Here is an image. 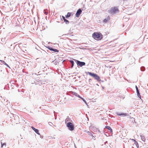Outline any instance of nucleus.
Wrapping results in <instances>:
<instances>
[{"label": "nucleus", "instance_id": "dca6fc26", "mask_svg": "<svg viewBox=\"0 0 148 148\" xmlns=\"http://www.w3.org/2000/svg\"><path fill=\"white\" fill-rule=\"evenodd\" d=\"M137 95H138V97L140 98L141 96L140 94V93H139V92H137Z\"/></svg>", "mask_w": 148, "mask_h": 148}, {"label": "nucleus", "instance_id": "423d86ee", "mask_svg": "<svg viewBox=\"0 0 148 148\" xmlns=\"http://www.w3.org/2000/svg\"><path fill=\"white\" fill-rule=\"evenodd\" d=\"M82 12V10L81 9H79L77 11L76 13L75 14V16L76 17H78L81 14Z\"/></svg>", "mask_w": 148, "mask_h": 148}, {"label": "nucleus", "instance_id": "f257e3e1", "mask_svg": "<svg viewBox=\"0 0 148 148\" xmlns=\"http://www.w3.org/2000/svg\"><path fill=\"white\" fill-rule=\"evenodd\" d=\"M92 36L93 38L97 40H101L102 38V35L100 33L95 32L92 34Z\"/></svg>", "mask_w": 148, "mask_h": 148}, {"label": "nucleus", "instance_id": "7ed1b4c3", "mask_svg": "<svg viewBox=\"0 0 148 148\" xmlns=\"http://www.w3.org/2000/svg\"><path fill=\"white\" fill-rule=\"evenodd\" d=\"M88 73L89 75L94 78L95 79H97V81H99L100 80V77L97 75L89 72H88Z\"/></svg>", "mask_w": 148, "mask_h": 148}, {"label": "nucleus", "instance_id": "4be33fe9", "mask_svg": "<svg viewBox=\"0 0 148 148\" xmlns=\"http://www.w3.org/2000/svg\"><path fill=\"white\" fill-rule=\"evenodd\" d=\"M124 115V114H119V115Z\"/></svg>", "mask_w": 148, "mask_h": 148}, {"label": "nucleus", "instance_id": "f8f14e48", "mask_svg": "<svg viewBox=\"0 0 148 148\" xmlns=\"http://www.w3.org/2000/svg\"><path fill=\"white\" fill-rule=\"evenodd\" d=\"M140 136H141V140L145 142V140H146L145 136L143 135H141Z\"/></svg>", "mask_w": 148, "mask_h": 148}, {"label": "nucleus", "instance_id": "6e6552de", "mask_svg": "<svg viewBox=\"0 0 148 148\" xmlns=\"http://www.w3.org/2000/svg\"><path fill=\"white\" fill-rule=\"evenodd\" d=\"M110 19V17L109 16H108L106 18L104 19L103 21L104 23H106Z\"/></svg>", "mask_w": 148, "mask_h": 148}, {"label": "nucleus", "instance_id": "5701e85b", "mask_svg": "<svg viewBox=\"0 0 148 148\" xmlns=\"http://www.w3.org/2000/svg\"><path fill=\"white\" fill-rule=\"evenodd\" d=\"M3 122H5V120H4Z\"/></svg>", "mask_w": 148, "mask_h": 148}, {"label": "nucleus", "instance_id": "2eb2a0df", "mask_svg": "<svg viewBox=\"0 0 148 148\" xmlns=\"http://www.w3.org/2000/svg\"><path fill=\"white\" fill-rule=\"evenodd\" d=\"M70 62L72 64L71 67L72 68L74 65V62L73 60H71Z\"/></svg>", "mask_w": 148, "mask_h": 148}, {"label": "nucleus", "instance_id": "9b49d317", "mask_svg": "<svg viewBox=\"0 0 148 148\" xmlns=\"http://www.w3.org/2000/svg\"><path fill=\"white\" fill-rule=\"evenodd\" d=\"M62 18L63 19L64 22H65L66 24H68L69 23V21L66 19L64 16H62Z\"/></svg>", "mask_w": 148, "mask_h": 148}, {"label": "nucleus", "instance_id": "1a4fd4ad", "mask_svg": "<svg viewBox=\"0 0 148 148\" xmlns=\"http://www.w3.org/2000/svg\"><path fill=\"white\" fill-rule=\"evenodd\" d=\"M138 148H145L144 145L142 144V143L140 142L138 144Z\"/></svg>", "mask_w": 148, "mask_h": 148}, {"label": "nucleus", "instance_id": "0eeeda50", "mask_svg": "<svg viewBox=\"0 0 148 148\" xmlns=\"http://www.w3.org/2000/svg\"><path fill=\"white\" fill-rule=\"evenodd\" d=\"M31 128L35 132L38 134V135H40V134L39 133V131L38 130L35 128L33 126L31 127Z\"/></svg>", "mask_w": 148, "mask_h": 148}, {"label": "nucleus", "instance_id": "4468645a", "mask_svg": "<svg viewBox=\"0 0 148 148\" xmlns=\"http://www.w3.org/2000/svg\"><path fill=\"white\" fill-rule=\"evenodd\" d=\"M71 13L70 12H68L67 15L66 16V18L69 17L71 15Z\"/></svg>", "mask_w": 148, "mask_h": 148}, {"label": "nucleus", "instance_id": "ddd939ff", "mask_svg": "<svg viewBox=\"0 0 148 148\" xmlns=\"http://www.w3.org/2000/svg\"><path fill=\"white\" fill-rule=\"evenodd\" d=\"M105 128L108 129V130L110 131L111 132H112V130L111 128L109 126H106L105 127Z\"/></svg>", "mask_w": 148, "mask_h": 148}, {"label": "nucleus", "instance_id": "412c9836", "mask_svg": "<svg viewBox=\"0 0 148 148\" xmlns=\"http://www.w3.org/2000/svg\"><path fill=\"white\" fill-rule=\"evenodd\" d=\"M45 14H47V13H46V12H45Z\"/></svg>", "mask_w": 148, "mask_h": 148}, {"label": "nucleus", "instance_id": "6ab92c4d", "mask_svg": "<svg viewBox=\"0 0 148 148\" xmlns=\"http://www.w3.org/2000/svg\"><path fill=\"white\" fill-rule=\"evenodd\" d=\"M3 145H6V144H5V143H3V145H1V147H3Z\"/></svg>", "mask_w": 148, "mask_h": 148}, {"label": "nucleus", "instance_id": "20e7f679", "mask_svg": "<svg viewBox=\"0 0 148 148\" xmlns=\"http://www.w3.org/2000/svg\"><path fill=\"white\" fill-rule=\"evenodd\" d=\"M67 126L70 130L73 131L74 130V126L72 123L70 122L67 123Z\"/></svg>", "mask_w": 148, "mask_h": 148}, {"label": "nucleus", "instance_id": "f3484780", "mask_svg": "<svg viewBox=\"0 0 148 148\" xmlns=\"http://www.w3.org/2000/svg\"><path fill=\"white\" fill-rule=\"evenodd\" d=\"M136 89L137 92H139V91L138 90V88L137 86H136Z\"/></svg>", "mask_w": 148, "mask_h": 148}, {"label": "nucleus", "instance_id": "39448f33", "mask_svg": "<svg viewBox=\"0 0 148 148\" xmlns=\"http://www.w3.org/2000/svg\"><path fill=\"white\" fill-rule=\"evenodd\" d=\"M77 64L78 66L82 67L83 66L85 65V63L84 62H81L78 60H77Z\"/></svg>", "mask_w": 148, "mask_h": 148}, {"label": "nucleus", "instance_id": "a211bd4d", "mask_svg": "<svg viewBox=\"0 0 148 148\" xmlns=\"http://www.w3.org/2000/svg\"><path fill=\"white\" fill-rule=\"evenodd\" d=\"M80 98L82 100L86 103V101L82 98L80 97Z\"/></svg>", "mask_w": 148, "mask_h": 148}, {"label": "nucleus", "instance_id": "9d476101", "mask_svg": "<svg viewBox=\"0 0 148 148\" xmlns=\"http://www.w3.org/2000/svg\"><path fill=\"white\" fill-rule=\"evenodd\" d=\"M48 49L51 51H53L55 52H58V50L56 49H53L51 47H49Z\"/></svg>", "mask_w": 148, "mask_h": 148}, {"label": "nucleus", "instance_id": "f03ea898", "mask_svg": "<svg viewBox=\"0 0 148 148\" xmlns=\"http://www.w3.org/2000/svg\"><path fill=\"white\" fill-rule=\"evenodd\" d=\"M119 12V10L117 7H112L109 11V13L112 14H114Z\"/></svg>", "mask_w": 148, "mask_h": 148}, {"label": "nucleus", "instance_id": "aec40b11", "mask_svg": "<svg viewBox=\"0 0 148 148\" xmlns=\"http://www.w3.org/2000/svg\"><path fill=\"white\" fill-rule=\"evenodd\" d=\"M66 121H68V119H66Z\"/></svg>", "mask_w": 148, "mask_h": 148}]
</instances>
